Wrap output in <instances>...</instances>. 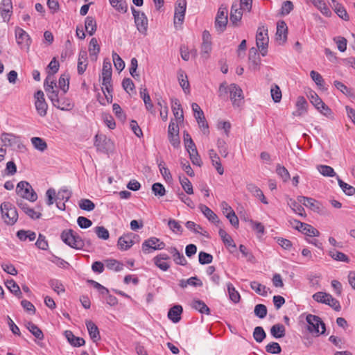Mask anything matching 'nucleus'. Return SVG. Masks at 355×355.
<instances>
[{
	"instance_id": "nucleus-1",
	"label": "nucleus",
	"mask_w": 355,
	"mask_h": 355,
	"mask_svg": "<svg viewBox=\"0 0 355 355\" xmlns=\"http://www.w3.org/2000/svg\"><path fill=\"white\" fill-rule=\"evenodd\" d=\"M44 86L48 97L53 106L65 111L71 110L73 108V105L69 98L58 96L59 92L54 89L56 83L50 75L45 79Z\"/></svg>"
},
{
	"instance_id": "nucleus-2",
	"label": "nucleus",
	"mask_w": 355,
	"mask_h": 355,
	"mask_svg": "<svg viewBox=\"0 0 355 355\" xmlns=\"http://www.w3.org/2000/svg\"><path fill=\"white\" fill-rule=\"evenodd\" d=\"M61 240L68 246L76 250H82L85 247V241L71 229H67L60 234Z\"/></svg>"
},
{
	"instance_id": "nucleus-3",
	"label": "nucleus",
	"mask_w": 355,
	"mask_h": 355,
	"mask_svg": "<svg viewBox=\"0 0 355 355\" xmlns=\"http://www.w3.org/2000/svg\"><path fill=\"white\" fill-rule=\"evenodd\" d=\"M1 216L8 225H13L18 219V213L15 207L10 202H3L0 206Z\"/></svg>"
},
{
	"instance_id": "nucleus-4",
	"label": "nucleus",
	"mask_w": 355,
	"mask_h": 355,
	"mask_svg": "<svg viewBox=\"0 0 355 355\" xmlns=\"http://www.w3.org/2000/svg\"><path fill=\"white\" fill-rule=\"evenodd\" d=\"M16 193L20 197L35 202L37 199V195L32 188L31 185L26 181L19 182L16 187Z\"/></svg>"
},
{
	"instance_id": "nucleus-5",
	"label": "nucleus",
	"mask_w": 355,
	"mask_h": 355,
	"mask_svg": "<svg viewBox=\"0 0 355 355\" xmlns=\"http://www.w3.org/2000/svg\"><path fill=\"white\" fill-rule=\"evenodd\" d=\"M308 323V330L313 334H323L325 332V324L321 318L317 315L308 314L306 317Z\"/></svg>"
},
{
	"instance_id": "nucleus-6",
	"label": "nucleus",
	"mask_w": 355,
	"mask_h": 355,
	"mask_svg": "<svg viewBox=\"0 0 355 355\" xmlns=\"http://www.w3.org/2000/svg\"><path fill=\"white\" fill-rule=\"evenodd\" d=\"M268 41V28L264 26L258 28L256 35V44L262 56H265L267 54Z\"/></svg>"
},
{
	"instance_id": "nucleus-7",
	"label": "nucleus",
	"mask_w": 355,
	"mask_h": 355,
	"mask_svg": "<svg viewBox=\"0 0 355 355\" xmlns=\"http://www.w3.org/2000/svg\"><path fill=\"white\" fill-rule=\"evenodd\" d=\"M227 13V7L222 4L218 10L215 19V28L218 33H222L226 28L228 22Z\"/></svg>"
},
{
	"instance_id": "nucleus-8",
	"label": "nucleus",
	"mask_w": 355,
	"mask_h": 355,
	"mask_svg": "<svg viewBox=\"0 0 355 355\" xmlns=\"http://www.w3.org/2000/svg\"><path fill=\"white\" fill-rule=\"evenodd\" d=\"M313 299L320 303L330 306L334 310H340V304L338 300L334 298L330 294L324 292H318L313 295Z\"/></svg>"
},
{
	"instance_id": "nucleus-9",
	"label": "nucleus",
	"mask_w": 355,
	"mask_h": 355,
	"mask_svg": "<svg viewBox=\"0 0 355 355\" xmlns=\"http://www.w3.org/2000/svg\"><path fill=\"white\" fill-rule=\"evenodd\" d=\"M132 12L137 30L139 33L146 35L148 30V19L146 15L137 10L134 7H132Z\"/></svg>"
},
{
	"instance_id": "nucleus-10",
	"label": "nucleus",
	"mask_w": 355,
	"mask_h": 355,
	"mask_svg": "<svg viewBox=\"0 0 355 355\" xmlns=\"http://www.w3.org/2000/svg\"><path fill=\"white\" fill-rule=\"evenodd\" d=\"M94 146L97 150L108 153L113 148V143L110 139L103 135H96L95 136Z\"/></svg>"
},
{
	"instance_id": "nucleus-11",
	"label": "nucleus",
	"mask_w": 355,
	"mask_h": 355,
	"mask_svg": "<svg viewBox=\"0 0 355 355\" xmlns=\"http://www.w3.org/2000/svg\"><path fill=\"white\" fill-rule=\"evenodd\" d=\"M229 93L233 105L241 106L244 98L242 89L236 84H231L230 85Z\"/></svg>"
},
{
	"instance_id": "nucleus-12",
	"label": "nucleus",
	"mask_w": 355,
	"mask_h": 355,
	"mask_svg": "<svg viewBox=\"0 0 355 355\" xmlns=\"http://www.w3.org/2000/svg\"><path fill=\"white\" fill-rule=\"evenodd\" d=\"M261 60L259 53L256 48L252 47L249 51L248 67L252 71H257L260 69Z\"/></svg>"
},
{
	"instance_id": "nucleus-13",
	"label": "nucleus",
	"mask_w": 355,
	"mask_h": 355,
	"mask_svg": "<svg viewBox=\"0 0 355 355\" xmlns=\"http://www.w3.org/2000/svg\"><path fill=\"white\" fill-rule=\"evenodd\" d=\"M35 108L38 114L41 116H44L46 114L48 105L44 99V94L42 91L39 90L35 94Z\"/></svg>"
},
{
	"instance_id": "nucleus-14",
	"label": "nucleus",
	"mask_w": 355,
	"mask_h": 355,
	"mask_svg": "<svg viewBox=\"0 0 355 355\" xmlns=\"http://www.w3.org/2000/svg\"><path fill=\"white\" fill-rule=\"evenodd\" d=\"M17 204L19 207L31 218L35 220L40 218L42 216V207L40 206H37L38 211H35L34 209L30 207L23 200H17Z\"/></svg>"
},
{
	"instance_id": "nucleus-15",
	"label": "nucleus",
	"mask_w": 355,
	"mask_h": 355,
	"mask_svg": "<svg viewBox=\"0 0 355 355\" xmlns=\"http://www.w3.org/2000/svg\"><path fill=\"white\" fill-rule=\"evenodd\" d=\"M187 7L186 0H178L175 9L174 24H182L185 15Z\"/></svg>"
},
{
	"instance_id": "nucleus-16",
	"label": "nucleus",
	"mask_w": 355,
	"mask_h": 355,
	"mask_svg": "<svg viewBox=\"0 0 355 355\" xmlns=\"http://www.w3.org/2000/svg\"><path fill=\"white\" fill-rule=\"evenodd\" d=\"M137 236L134 233H128L119 238L117 245L121 250H127L130 249L135 243L134 239Z\"/></svg>"
},
{
	"instance_id": "nucleus-17",
	"label": "nucleus",
	"mask_w": 355,
	"mask_h": 355,
	"mask_svg": "<svg viewBox=\"0 0 355 355\" xmlns=\"http://www.w3.org/2000/svg\"><path fill=\"white\" fill-rule=\"evenodd\" d=\"M165 243L156 237H150L146 240L142 244V250L144 252L148 253L149 249L154 250H162L165 248Z\"/></svg>"
},
{
	"instance_id": "nucleus-18",
	"label": "nucleus",
	"mask_w": 355,
	"mask_h": 355,
	"mask_svg": "<svg viewBox=\"0 0 355 355\" xmlns=\"http://www.w3.org/2000/svg\"><path fill=\"white\" fill-rule=\"evenodd\" d=\"M15 35L17 43L21 49H29L31 40L30 36L25 31L18 28L16 29Z\"/></svg>"
},
{
	"instance_id": "nucleus-19",
	"label": "nucleus",
	"mask_w": 355,
	"mask_h": 355,
	"mask_svg": "<svg viewBox=\"0 0 355 355\" xmlns=\"http://www.w3.org/2000/svg\"><path fill=\"white\" fill-rule=\"evenodd\" d=\"M298 200L300 203L303 204L306 207L310 208L312 211L320 213L322 211V204L311 198L305 197V196H300L298 198Z\"/></svg>"
},
{
	"instance_id": "nucleus-20",
	"label": "nucleus",
	"mask_w": 355,
	"mask_h": 355,
	"mask_svg": "<svg viewBox=\"0 0 355 355\" xmlns=\"http://www.w3.org/2000/svg\"><path fill=\"white\" fill-rule=\"evenodd\" d=\"M1 141L5 146L12 147L17 146L20 148V137L12 133H2L1 135Z\"/></svg>"
},
{
	"instance_id": "nucleus-21",
	"label": "nucleus",
	"mask_w": 355,
	"mask_h": 355,
	"mask_svg": "<svg viewBox=\"0 0 355 355\" xmlns=\"http://www.w3.org/2000/svg\"><path fill=\"white\" fill-rule=\"evenodd\" d=\"M242 10L243 8L239 7L237 2L233 3L231 8L230 19L234 26H239V22L241 20L243 16Z\"/></svg>"
},
{
	"instance_id": "nucleus-22",
	"label": "nucleus",
	"mask_w": 355,
	"mask_h": 355,
	"mask_svg": "<svg viewBox=\"0 0 355 355\" xmlns=\"http://www.w3.org/2000/svg\"><path fill=\"white\" fill-rule=\"evenodd\" d=\"M170 259L168 254L162 253L153 258L155 265L163 271H166L170 268V264L166 261Z\"/></svg>"
},
{
	"instance_id": "nucleus-23",
	"label": "nucleus",
	"mask_w": 355,
	"mask_h": 355,
	"mask_svg": "<svg viewBox=\"0 0 355 355\" xmlns=\"http://www.w3.org/2000/svg\"><path fill=\"white\" fill-rule=\"evenodd\" d=\"M12 12L11 0H2L0 6V13L4 21H8Z\"/></svg>"
},
{
	"instance_id": "nucleus-24",
	"label": "nucleus",
	"mask_w": 355,
	"mask_h": 355,
	"mask_svg": "<svg viewBox=\"0 0 355 355\" xmlns=\"http://www.w3.org/2000/svg\"><path fill=\"white\" fill-rule=\"evenodd\" d=\"M199 209L202 211V213L204 214V216L211 223L216 225L218 227H219L220 224V221L218 219V217L217 215L207 206L205 205H200Z\"/></svg>"
},
{
	"instance_id": "nucleus-25",
	"label": "nucleus",
	"mask_w": 355,
	"mask_h": 355,
	"mask_svg": "<svg viewBox=\"0 0 355 355\" xmlns=\"http://www.w3.org/2000/svg\"><path fill=\"white\" fill-rule=\"evenodd\" d=\"M288 27L284 21H280L277 25L276 40L284 43L287 39Z\"/></svg>"
},
{
	"instance_id": "nucleus-26",
	"label": "nucleus",
	"mask_w": 355,
	"mask_h": 355,
	"mask_svg": "<svg viewBox=\"0 0 355 355\" xmlns=\"http://www.w3.org/2000/svg\"><path fill=\"white\" fill-rule=\"evenodd\" d=\"M248 191L252 193V196L259 199L263 204H268L263 191L254 184L250 183L247 184Z\"/></svg>"
},
{
	"instance_id": "nucleus-27",
	"label": "nucleus",
	"mask_w": 355,
	"mask_h": 355,
	"mask_svg": "<svg viewBox=\"0 0 355 355\" xmlns=\"http://www.w3.org/2000/svg\"><path fill=\"white\" fill-rule=\"evenodd\" d=\"M86 326L91 339L94 342H97L101 339L98 327L91 320L86 322Z\"/></svg>"
},
{
	"instance_id": "nucleus-28",
	"label": "nucleus",
	"mask_w": 355,
	"mask_h": 355,
	"mask_svg": "<svg viewBox=\"0 0 355 355\" xmlns=\"http://www.w3.org/2000/svg\"><path fill=\"white\" fill-rule=\"evenodd\" d=\"M182 307L180 305H175L168 312V318L173 322H178L181 319Z\"/></svg>"
},
{
	"instance_id": "nucleus-29",
	"label": "nucleus",
	"mask_w": 355,
	"mask_h": 355,
	"mask_svg": "<svg viewBox=\"0 0 355 355\" xmlns=\"http://www.w3.org/2000/svg\"><path fill=\"white\" fill-rule=\"evenodd\" d=\"M331 7L334 10L335 12L338 15V17L345 21H349V17L345 8L341 4L336 2V0H331Z\"/></svg>"
},
{
	"instance_id": "nucleus-30",
	"label": "nucleus",
	"mask_w": 355,
	"mask_h": 355,
	"mask_svg": "<svg viewBox=\"0 0 355 355\" xmlns=\"http://www.w3.org/2000/svg\"><path fill=\"white\" fill-rule=\"evenodd\" d=\"M64 335L69 343L73 347H80L85 345V341L83 338L76 337L71 331H66Z\"/></svg>"
},
{
	"instance_id": "nucleus-31",
	"label": "nucleus",
	"mask_w": 355,
	"mask_h": 355,
	"mask_svg": "<svg viewBox=\"0 0 355 355\" xmlns=\"http://www.w3.org/2000/svg\"><path fill=\"white\" fill-rule=\"evenodd\" d=\"M89 52L91 60L96 61L97 60V55L100 52V46L98 44L97 39L95 37L92 38L89 42Z\"/></svg>"
},
{
	"instance_id": "nucleus-32",
	"label": "nucleus",
	"mask_w": 355,
	"mask_h": 355,
	"mask_svg": "<svg viewBox=\"0 0 355 355\" xmlns=\"http://www.w3.org/2000/svg\"><path fill=\"white\" fill-rule=\"evenodd\" d=\"M298 231L308 236H319L320 235V232L317 229L304 223L300 224V228Z\"/></svg>"
},
{
	"instance_id": "nucleus-33",
	"label": "nucleus",
	"mask_w": 355,
	"mask_h": 355,
	"mask_svg": "<svg viewBox=\"0 0 355 355\" xmlns=\"http://www.w3.org/2000/svg\"><path fill=\"white\" fill-rule=\"evenodd\" d=\"M219 227L220 228H219L218 234H219V236H220L223 242L225 245V246L227 247V248H234V249L236 250V245L234 240L225 232V230L222 229L220 226H219Z\"/></svg>"
},
{
	"instance_id": "nucleus-34",
	"label": "nucleus",
	"mask_w": 355,
	"mask_h": 355,
	"mask_svg": "<svg viewBox=\"0 0 355 355\" xmlns=\"http://www.w3.org/2000/svg\"><path fill=\"white\" fill-rule=\"evenodd\" d=\"M171 107H172V111L173 113L174 116L177 120H183L184 116H183V110L181 107V104L180 103V101L177 98H174L171 100Z\"/></svg>"
},
{
	"instance_id": "nucleus-35",
	"label": "nucleus",
	"mask_w": 355,
	"mask_h": 355,
	"mask_svg": "<svg viewBox=\"0 0 355 355\" xmlns=\"http://www.w3.org/2000/svg\"><path fill=\"white\" fill-rule=\"evenodd\" d=\"M191 307L198 311L202 314H210V309L206 304L200 300H193L191 302Z\"/></svg>"
},
{
	"instance_id": "nucleus-36",
	"label": "nucleus",
	"mask_w": 355,
	"mask_h": 355,
	"mask_svg": "<svg viewBox=\"0 0 355 355\" xmlns=\"http://www.w3.org/2000/svg\"><path fill=\"white\" fill-rule=\"evenodd\" d=\"M28 331L38 340H42L44 338L42 331L33 322H28L26 324Z\"/></svg>"
},
{
	"instance_id": "nucleus-37",
	"label": "nucleus",
	"mask_w": 355,
	"mask_h": 355,
	"mask_svg": "<svg viewBox=\"0 0 355 355\" xmlns=\"http://www.w3.org/2000/svg\"><path fill=\"white\" fill-rule=\"evenodd\" d=\"M285 327L282 324H276L270 329L271 335L275 338H281L285 336Z\"/></svg>"
},
{
	"instance_id": "nucleus-38",
	"label": "nucleus",
	"mask_w": 355,
	"mask_h": 355,
	"mask_svg": "<svg viewBox=\"0 0 355 355\" xmlns=\"http://www.w3.org/2000/svg\"><path fill=\"white\" fill-rule=\"evenodd\" d=\"M311 3L325 16L329 17L331 15V10L323 1V0H310Z\"/></svg>"
},
{
	"instance_id": "nucleus-39",
	"label": "nucleus",
	"mask_w": 355,
	"mask_h": 355,
	"mask_svg": "<svg viewBox=\"0 0 355 355\" xmlns=\"http://www.w3.org/2000/svg\"><path fill=\"white\" fill-rule=\"evenodd\" d=\"M300 202H296L295 200L290 198L288 201V205L293 210V211L303 217L306 216L305 210L304 207L300 204Z\"/></svg>"
},
{
	"instance_id": "nucleus-40",
	"label": "nucleus",
	"mask_w": 355,
	"mask_h": 355,
	"mask_svg": "<svg viewBox=\"0 0 355 355\" xmlns=\"http://www.w3.org/2000/svg\"><path fill=\"white\" fill-rule=\"evenodd\" d=\"M17 236L18 239L21 241H26V239H28L30 241H33L36 238V234L35 232L31 231V230H19L17 232Z\"/></svg>"
},
{
	"instance_id": "nucleus-41",
	"label": "nucleus",
	"mask_w": 355,
	"mask_h": 355,
	"mask_svg": "<svg viewBox=\"0 0 355 355\" xmlns=\"http://www.w3.org/2000/svg\"><path fill=\"white\" fill-rule=\"evenodd\" d=\"M85 30L89 35H93L96 31V22L94 17L88 16L85 19Z\"/></svg>"
},
{
	"instance_id": "nucleus-42",
	"label": "nucleus",
	"mask_w": 355,
	"mask_h": 355,
	"mask_svg": "<svg viewBox=\"0 0 355 355\" xmlns=\"http://www.w3.org/2000/svg\"><path fill=\"white\" fill-rule=\"evenodd\" d=\"M250 288L257 294L262 296H266L268 294V291L269 290V288L266 286L262 285L261 284L255 281L250 283Z\"/></svg>"
},
{
	"instance_id": "nucleus-43",
	"label": "nucleus",
	"mask_w": 355,
	"mask_h": 355,
	"mask_svg": "<svg viewBox=\"0 0 355 355\" xmlns=\"http://www.w3.org/2000/svg\"><path fill=\"white\" fill-rule=\"evenodd\" d=\"M31 140L34 148L39 151L44 152L47 149V144L43 139L35 137H32Z\"/></svg>"
},
{
	"instance_id": "nucleus-44",
	"label": "nucleus",
	"mask_w": 355,
	"mask_h": 355,
	"mask_svg": "<svg viewBox=\"0 0 355 355\" xmlns=\"http://www.w3.org/2000/svg\"><path fill=\"white\" fill-rule=\"evenodd\" d=\"M178 81L185 93L189 92V83L187 76L182 70L178 71Z\"/></svg>"
},
{
	"instance_id": "nucleus-45",
	"label": "nucleus",
	"mask_w": 355,
	"mask_h": 355,
	"mask_svg": "<svg viewBox=\"0 0 355 355\" xmlns=\"http://www.w3.org/2000/svg\"><path fill=\"white\" fill-rule=\"evenodd\" d=\"M338 183L343 191L347 196H353L355 194V188L346 182H343L339 176H337Z\"/></svg>"
},
{
	"instance_id": "nucleus-46",
	"label": "nucleus",
	"mask_w": 355,
	"mask_h": 355,
	"mask_svg": "<svg viewBox=\"0 0 355 355\" xmlns=\"http://www.w3.org/2000/svg\"><path fill=\"white\" fill-rule=\"evenodd\" d=\"M180 183L186 192V193L191 195L193 193V189L190 180L185 176L180 177Z\"/></svg>"
},
{
	"instance_id": "nucleus-47",
	"label": "nucleus",
	"mask_w": 355,
	"mask_h": 355,
	"mask_svg": "<svg viewBox=\"0 0 355 355\" xmlns=\"http://www.w3.org/2000/svg\"><path fill=\"white\" fill-rule=\"evenodd\" d=\"M329 255L334 259V260L343 261L345 263L349 262V257L344 253L337 251L336 250H330L329 252Z\"/></svg>"
},
{
	"instance_id": "nucleus-48",
	"label": "nucleus",
	"mask_w": 355,
	"mask_h": 355,
	"mask_svg": "<svg viewBox=\"0 0 355 355\" xmlns=\"http://www.w3.org/2000/svg\"><path fill=\"white\" fill-rule=\"evenodd\" d=\"M6 286L10 291L11 293H14L19 298L22 297V294L20 291L19 286L13 279L7 280Z\"/></svg>"
},
{
	"instance_id": "nucleus-49",
	"label": "nucleus",
	"mask_w": 355,
	"mask_h": 355,
	"mask_svg": "<svg viewBox=\"0 0 355 355\" xmlns=\"http://www.w3.org/2000/svg\"><path fill=\"white\" fill-rule=\"evenodd\" d=\"M105 266L110 270L115 271H121L123 269V265L116 259H107L105 261Z\"/></svg>"
},
{
	"instance_id": "nucleus-50",
	"label": "nucleus",
	"mask_w": 355,
	"mask_h": 355,
	"mask_svg": "<svg viewBox=\"0 0 355 355\" xmlns=\"http://www.w3.org/2000/svg\"><path fill=\"white\" fill-rule=\"evenodd\" d=\"M318 171L326 177H334L336 175L334 168L327 165H318L317 166Z\"/></svg>"
},
{
	"instance_id": "nucleus-51",
	"label": "nucleus",
	"mask_w": 355,
	"mask_h": 355,
	"mask_svg": "<svg viewBox=\"0 0 355 355\" xmlns=\"http://www.w3.org/2000/svg\"><path fill=\"white\" fill-rule=\"evenodd\" d=\"M110 4L119 12H126L128 6L124 0H109Z\"/></svg>"
},
{
	"instance_id": "nucleus-52",
	"label": "nucleus",
	"mask_w": 355,
	"mask_h": 355,
	"mask_svg": "<svg viewBox=\"0 0 355 355\" xmlns=\"http://www.w3.org/2000/svg\"><path fill=\"white\" fill-rule=\"evenodd\" d=\"M227 291L229 293V296L230 300L234 303H237L239 302L241 296L239 293L235 289L232 284L229 283L227 284Z\"/></svg>"
},
{
	"instance_id": "nucleus-53",
	"label": "nucleus",
	"mask_w": 355,
	"mask_h": 355,
	"mask_svg": "<svg viewBox=\"0 0 355 355\" xmlns=\"http://www.w3.org/2000/svg\"><path fill=\"white\" fill-rule=\"evenodd\" d=\"M168 226L173 233L181 234L183 232L182 227L180 223L175 219H169L168 221Z\"/></svg>"
},
{
	"instance_id": "nucleus-54",
	"label": "nucleus",
	"mask_w": 355,
	"mask_h": 355,
	"mask_svg": "<svg viewBox=\"0 0 355 355\" xmlns=\"http://www.w3.org/2000/svg\"><path fill=\"white\" fill-rule=\"evenodd\" d=\"M276 173L286 182L290 179V173L283 166L277 164L276 167Z\"/></svg>"
},
{
	"instance_id": "nucleus-55",
	"label": "nucleus",
	"mask_w": 355,
	"mask_h": 355,
	"mask_svg": "<svg viewBox=\"0 0 355 355\" xmlns=\"http://www.w3.org/2000/svg\"><path fill=\"white\" fill-rule=\"evenodd\" d=\"M187 151L189 154V157L192 163L195 165L200 166L202 164V160L198 155L196 147L191 148Z\"/></svg>"
},
{
	"instance_id": "nucleus-56",
	"label": "nucleus",
	"mask_w": 355,
	"mask_h": 355,
	"mask_svg": "<svg viewBox=\"0 0 355 355\" xmlns=\"http://www.w3.org/2000/svg\"><path fill=\"white\" fill-rule=\"evenodd\" d=\"M266 334L261 327H256L253 331L254 339L257 343H261L266 338Z\"/></svg>"
},
{
	"instance_id": "nucleus-57",
	"label": "nucleus",
	"mask_w": 355,
	"mask_h": 355,
	"mask_svg": "<svg viewBox=\"0 0 355 355\" xmlns=\"http://www.w3.org/2000/svg\"><path fill=\"white\" fill-rule=\"evenodd\" d=\"M94 230L98 239L103 240H107L109 239L110 233L103 226H97Z\"/></svg>"
},
{
	"instance_id": "nucleus-58",
	"label": "nucleus",
	"mask_w": 355,
	"mask_h": 355,
	"mask_svg": "<svg viewBox=\"0 0 355 355\" xmlns=\"http://www.w3.org/2000/svg\"><path fill=\"white\" fill-rule=\"evenodd\" d=\"M79 207L85 211H90L95 208L94 203L89 199H81L79 201Z\"/></svg>"
},
{
	"instance_id": "nucleus-59",
	"label": "nucleus",
	"mask_w": 355,
	"mask_h": 355,
	"mask_svg": "<svg viewBox=\"0 0 355 355\" xmlns=\"http://www.w3.org/2000/svg\"><path fill=\"white\" fill-rule=\"evenodd\" d=\"M112 55L115 68L121 71L125 67V62L116 53L113 52Z\"/></svg>"
},
{
	"instance_id": "nucleus-60",
	"label": "nucleus",
	"mask_w": 355,
	"mask_h": 355,
	"mask_svg": "<svg viewBox=\"0 0 355 355\" xmlns=\"http://www.w3.org/2000/svg\"><path fill=\"white\" fill-rule=\"evenodd\" d=\"M49 285L58 294L65 291L63 284L58 279H51L49 281Z\"/></svg>"
},
{
	"instance_id": "nucleus-61",
	"label": "nucleus",
	"mask_w": 355,
	"mask_h": 355,
	"mask_svg": "<svg viewBox=\"0 0 355 355\" xmlns=\"http://www.w3.org/2000/svg\"><path fill=\"white\" fill-rule=\"evenodd\" d=\"M199 263L202 265L211 263L213 261V256L205 252H200L198 254Z\"/></svg>"
},
{
	"instance_id": "nucleus-62",
	"label": "nucleus",
	"mask_w": 355,
	"mask_h": 355,
	"mask_svg": "<svg viewBox=\"0 0 355 355\" xmlns=\"http://www.w3.org/2000/svg\"><path fill=\"white\" fill-rule=\"evenodd\" d=\"M254 313L256 316L262 319L267 315V307L264 304H259L254 307Z\"/></svg>"
},
{
	"instance_id": "nucleus-63",
	"label": "nucleus",
	"mask_w": 355,
	"mask_h": 355,
	"mask_svg": "<svg viewBox=\"0 0 355 355\" xmlns=\"http://www.w3.org/2000/svg\"><path fill=\"white\" fill-rule=\"evenodd\" d=\"M266 351L268 353L277 354L281 352L282 348L279 343L276 342H271L266 346Z\"/></svg>"
},
{
	"instance_id": "nucleus-64",
	"label": "nucleus",
	"mask_w": 355,
	"mask_h": 355,
	"mask_svg": "<svg viewBox=\"0 0 355 355\" xmlns=\"http://www.w3.org/2000/svg\"><path fill=\"white\" fill-rule=\"evenodd\" d=\"M152 191L156 196L162 197L166 194V189L161 183L157 182L153 184L152 186Z\"/></svg>"
}]
</instances>
